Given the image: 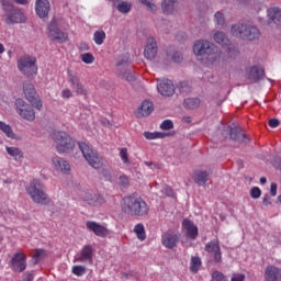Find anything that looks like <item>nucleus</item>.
Listing matches in <instances>:
<instances>
[{"mask_svg": "<svg viewBox=\"0 0 281 281\" xmlns=\"http://www.w3.org/2000/svg\"><path fill=\"white\" fill-rule=\"evenodd\" d=\"M23 90L29 102H31L35 109L41 110L43 103L36 94L34 86L31 82H24Z\"/></svg>", "mask_w": 281, "mask_h": 281, "instance_id": "f8f14e48", "label": "nucleus"}, {"mask_svg": "<svg viewBox=\"0 0 281 281\" xmlns=\"http://www.w3.org/2000/svg\"><path fill=\"white\" fill-rule=\"evenodd\" d=\"M5 13L4 23L7 25L23 24L26 22V15L19 7H15L10 0H0Z\"/></svg>", "mask_w": 281, "mask_h": 281, "instance_id": "f03ea898", "label": "nucleus"}, {"mask_svg": "<svg viewBox=\"0 0 281 281\" xmlns=\"http://www.w3.org/2000/svg\"><path fill=\"white\" fill-rule=\"evenodd\" d=\"M171 59L175 61V63H181L183 60V56L181 53H173V55L171 56Z\"/></svg>", "mask_w": 281, "mask_h": 281, "instance_id": "3c124183", "label": "nucleus"}, {"mask_svg": "<svg viewBox=\"0 0 281 281\" xmlns=\"http://www.w3.org/2000/svg\"><path fill=\"white\" fill-rule=\"evenodd\" d=\"M229 138L238 142V143H248L250 139H247V136L245 133H243L239 128L233 127L229 130Z\"/></svg>", "mask_w": 281, "mask_h": 281, "instance_id": "cd10ccee", "label": "nucleus"}, {"mask_svg": "<svg viewBox=\"0 0 281 281\" xmlns=\"http://www.w3.org/2000/svg\"><path fill=\"white\" fill-rule=\"evenodd\" d=\"M182 227L186 229L187 237L190 239H196L199 236V227L194 224L193 221L184 218L182 221Z\"/></svg>", "mask_w": 281, "mask_h": 281, "instance_id": "4be33fe9", "label": "nucleus"}, {"mask_svg": "<svg viewBox=\"0 0 281 281\" xmlns=\"http://www.w3.org/2000/svg\"><path fill=\"white\" fill-rule=\"evenodd\" d=\"M160 128H161V130H165V131H168V130L173 128V123H172V121H170V120H165V121L160 124Z\"/></svg>", "mask_w": 281, "mask_h": 281, "instance_id": "a18cd8bd", "label": "nucleus"}, {"mask_svg": "<svg viewBox=\"0 0 281 281\" xmlns=\"http://www.w3.org/2000/svg\"><path fill=\"white\" fill-rule=\"evenodd\" d=\"M214 23H215V26L218 27V29H225L226 26V21H225V16L223 13L221 12H216L214 14Z\"/></svg>", "mask_w": 281, "mask_h": 281, "instance_id": "473e14b6", "label": "nucleus"}, {"mask_svg": "<svg viewBox=\"0 0 281 281\" xmlns=\"http://www.w3.org/2000/svg\"><path fill=\"white\" fill-rule=\"evenodd\" d=\"M13 1L19 5H27L29 4V0H13Z\"/></svg>", "mask_w": 281, "mask_h": 281, "instance_id": "052dcab7", "label": "nucleus"}, {"mask_svg": "<svg viewBox=\"0 0 281 281\" xmlns=\"http://www.w3.org/2000/svg\"><path fill=\"white\" fill-rule=\"evenodd\" d=\"M86 228H88V231L94 233V235L101 238H105L110 235V229L106 226L101 225L94 221L86 222Z\"/></svg>", "mask_w": 281, "mask_h": 281, "instance_id": "2eb2a0df", "label": "nucleus"}, {"mask_svg": "<svg viewBox=\"0 0 281 281\" xmlns=\"http://www.w3.org/2000/svg\"><path fill=\"white\" fill-rule=\"evenodd\" d=\"M158 53V48H157V42L155 38L150 37L147 40V44L144 48V57L146 59L153 60Z\"/></svg>", "mask_w": 281, "mask_h": 281, "instance_id": "5701e85b", "label": "nucleus"}, {"mask_svg": "<svg viewBox=\"0 0 281 281\" xmlns=\"http://www.w3.org/2000/svg\"><path fill=\"white\" fill-rule=\"evenodd\" d=\"M79 150L83 154V158L88 161V165L94 169H100L103 166V159L95 153L90 146L83 142H79Z\"/></svg>", "mask_w": 281, "mask_h": 281, "instance_id": "423d86ee", "label": "nucleus"}, {"mask_svg": "<svg viewBox=\"0 0 281 281\" xmlns=\"http://www.w3.org/2000/svg\"><path fill=\"white\" fill-rule=\"evenodd\" d=\"M177 0H164L161 3L162 12L166 14H170L175 11V3Z\"/></svg>", "mask_w": 281, "mask_h": 281, "instance_id": "2f4dec72", "label": "nucleus"}, {"mask_svg": "<svg viewBox=\"0 0 281 281\" xmlns=\"http://www.w3.org/2000/svg\"><path fill=\"white\" fill-rule=\"evenodd\" d=\"M119 183H121V186H123V187H128L130 178L126 175H123V176L119 177Z\"/></svg>", "mask_w": 281, "mask_h": 281, "instance_id": "de8ad7c7", "label": "nucleus"}, {"mask_svg": "<svg viewBox=\"0 0 281 281\" xmlns=\"http://www.w3.org/2000/svg\"><path fill=\"white\" fill-rule=\"evenodd\" d=\"M26 192L37 204L47 205L52 201L49 195L45 192L44 184L40 180L32 181L26 188Z\"/></svg>", "mask_w": 281, "mask_h": 281, "instance_id": "7ed1b4c3", "label": "nucleus"}, {"mask_svg": "<svg viewBox=\"0 0 281 281\" xmlns=\"http://www.w3.org/2000/svg\"><path fill=\"white\" fill-rule=\"evenodd\" d=\"M53 138L57 143V150L59 154L68 153L75 147V142L65 132H55Z\"/></svg>", "mask_w": 281, "mask_h": 281, "instance_id": "6e6552de", "label": "nucleus"}, {"mask_svg": "<svg viewBox=\"0 0 281 281\" xmlns=\"http://www.w3.org/2000/svg\"><path fill=\"white\" fill-rule=\"evenodd\" d=\"M259 181H260L261 184H266L267 183V178L261 177Z\"/></svg>", "mask_w": 281, "mask_h": 281, "instance_id": "338daca9", "label": "nucleus"}, {"mask_svg": "<svg viewBox=\"0 0 281 281\" xmlns=\"http://www.w3.org/2000/svg\"><path fill=\"white\" fill-rule=\"evenodd\" d=\"M33 280H34V274L31 272H26L23 281H33Z\"/></svg>", "mask_w": 281, "mask_h": 281, "instance_id": "13d9d810", "label": "nucleus"}, {"mask_svg": "<svg viewBox=\"0 0 281 281\" xmlns=\"http://www.w3.org/2000/svg\"><path fill=\"white\" fill-rule=\"evenodd\" d=\"M143 136L146 138V139H157V138H164L167 136L166 133H158V132H155V133H150V132H144Z\"/></svg>", "mask_w": 281, "mask_h": 281, "instance_id": "58836bf2", "label": "nucleus"}, {"mask_svg": "<svg viewBox=\"0 0 281 281\" xmlns=\"http://www.w3.org/2000/svg\"><path fill=\"white\" fill-rule=\"evenodd\" d=\"M280 273V268L276 266H267L263 272V278L266 281H279Z\"/></svg>", "mask_w": 281, "mask_h": 281, "instance_id": "393cba45", "label": "nucleus"}, {"mask_svg": "<svg viewBox=\"0 0 281 281\" xmlns=\"http://www.w3.org/2000/svg\"><path fill=\"white\" fill-rule=\"evenodd\" d=\"M83 201L88 202L90 206H101L105 203L104 196L94 192H86Z\"/></svg>", "mask_w": 281, "mask_h": 281, "instance_id": "aec40b11", "label": "nucleus"}, {"mask_svg": "<svg viewBox=\"0 0 281 281\" xmlns=\"http://www.w3.org/2000/svg\"><path fill=\"white\" fill-rule=\"evenodd\" d=\"M201 104V101L199 99H186L183 101V106L190 110L198 109Z\"/></svg>", "mask_w": 281, "mask_h": 281, "instance_id": "f704fd0d", "label": "nucleus"}, {"mask_svg": "<svg viewBox=\"0 0 281 281\" xmlns=\"http://www.w3.org/2000/svg\"><path fill=\"white\" fill-rule=\"evenodd\" d=\"M211 281H228V280L224 273H222L220 271H214L211 274Z\"/></svg>", "mask_w": 281, "mask_h": 281, "instance_id": "ea45409f", "label": "nucleus"}, {"mask_svg": "<svg viewBox=\"0 0 281 281\" xmlns=\"http://www.w3.org/2000/svg\"><path fill=\"white\" fill-rule=\"evenodd\" d=\"M27 257L24 252H16L11 260V269L15 273H23L26 269Z\"/></svg>", "mask_w": 281, "mask_h": 281, "instance_id": "4468645a", "label": "nucleus"}, {"mask_svg": "<svg viewBox=\"0 0 281 281\" xmlns=\"http://www.w3.org/2000/svg\"><path fill=\"white\" fill-rule=\"evenodd\" d=\"M7 151L10 156H12L15 160H20L23 158V153L18 147H7Z\"/></svg>", "mask_w": 281, "mask_h": 281, "instance_id": "c9c22d12", "label": "nucleus"}, {"mask_svg": "<svg viewBox=\"0 0 281 281\" xmlns=\"http://www.w3.org/2000/svg\"><path fill=\"white\" fill-rule=\"evenodd\" d=\"M37 60L35 57L33 56H23L19 59L18 61V67H19V70L27 76V77H31V76H35L37 75V65H36Z\"/></svg>", "mask_w": 281, "mask_h": 281, "instance_id": "0eeeda50", "label": "nucleus"}, {"mask_svg": "<svg viewBox=\"0 0 281 281\" xmlns=\"http://www.w3.org/2000/svg\"><path fill=\"white\" fill-rule=\"evenodd\" d=\"M250 196H251L252 199H258V198H260V196H261V190H260V188H257V187L252 188V189L250 190Z\"/></svg>", "mask_w": 281, "mask_h": 281, "instance_id": "49530a36", "label": "nucleus"}, {"mask_svg": "<svg viewBox=\"0 0 281 281\" xmlns=\"http://www.w3.org/2000/svg\"><path fill=\"white\" fill-rule=\"evenodd\" d=\"M48 37L59 44L65 43L68 40V35L58 29L57 21L55 19L48 25Z\"/></svg>", "mask_w": 281, "mask_h": 281, "instance_id": "9b49d317", "label": "nucleus"}, {"mask_svg": "<svg viewBox=\"0 0 281 281\" xmlns=\"http://www.w3.org/2000/svg\"><path fill=\"white\" fill-rule=\"evenodd\" d=\"M75 262H88V265H93V248L91 245H86L81 248V255L75 257Z\"/></svg>", "mask_w": 281, "mask_h": 281, "instance_id": "6ab92c4d", "label": "nucleus"}, {"mask_svg": "<svg viewBox=\"0 0 281 281\" xmlns=\"http://www.w3.org/2000/svg\"><path fill=\"white\" fill-rule=\"evenodd\" d=\"M68 81L70 82V86L72 87V89H75V93H77V95L87 94V89L81 83L80 78L76 74H74L71 70H68Z\"/></svg>", "mask_w": 281, "mask_h": 281, "instance_id": "dca6fc26", "label": "nucleus"}, {"mask_svg": "<svg viewBox=\"0 0 281 281\" xmlns=\"http://www.w3.org/2000/svg\"><path fill=\"white\" fill-rule=\"evenodd\" d=\"M35 11H36V14L41 19H47L48 14L50 12V3H49V1L48 0H36Z\"/></svg>", "mask_w": 281, "mask_h": 281, "instance_id": "412c9836", "label": "nucleus"}, {"mask_svg": "<svg viewBox=\"0 0 281 281\" xmlns=\"http://www.w3.org/2000/svg\"><path fill=\"white\" fill-rule=\"evenodd\" d=\"M101 123H103V125H105V126H110V121L106 120V119H103V120L101 121Z\"/></svg>", "mask_w": 281, "mask_h": 281, "instance_id": "0e129e2a", "label": "nucleus"}, {"mask_svg": "<svg viewBox=\"0 0 281 281\" xmlns=\"http://www.w3.org/2000/svg\"><path fill=\"white\" fill-rule=\"evenodd\" d=\"M140 3L145 4L147 10L150 12H155L157 10V7L153 3H149L147 0H140Z\"/></svg>", "mask_w": 281, "mask_h": 281, "instance_id": "09e8293b", "label": "nucleus"}, {"mask_svg": "<svg viewBox=\"0 0 281 281\" xmlns=\"http://www.w3.org/2000/svg\"><path fill=\"white\" fill-rule=\"evenodd\" d=\"M123 77H125V79L127 81H133L135 79V77L130 72H125V75H123Z\"/></svg>", "mask_w": 281, "mask_h": 281, "instance_id": "bf43d9fd", "label": "nucleus"}, {"mask_svg": "<svg viewBox=\"0 0 281 281\" xmlns=\"http://www.w3.org/2000/svg\"><path fill=\"white\" fill-rule=\"evenodd\" d=\"M0 131H2L9 138L15 137L11 126L1 121H0Z\"/></svg>", "mask_w": 281, "mask_h": 281, "instance_id": "4c0bfd02", "label": "nucleus"}, {"mask_svg": "<svg viewBox=\"0 0 281 281\" xmlns=\"http://www.w3.org/2000/svg\"><path fill=\"white\" fill-rule=\"evenodd\" d=\"M192 179L194 183L201 187L210 180V173L204 170L194 171Z\"/></svg>", "mask_w": 281, "mask_h": 281, "instance_id": "bb28decb", "label": "nucleus"}, {"mask_svg": "<svg viewBox=\"0 0 281 281\" xmlns=\"http://www.w3.org/2000/svg\"><path fill=\"white\" fill-rule=\"evenodd\" d=\"M145 165H146L147 167H151V166L154 165V162H153V161H149V162H145Z\"/></svg>", "mask_w": 281, "mask_h": 281, "instance_id": "774afa93", "label": "nucleus"}, {"mask_svg": "<svg viewBox=\"0 0 281 281\" xmlns=\"http://www.w3.org/2000/svg\"><path fill=\"white\" fill-rule=\"evenodd\" d=\"M246 276L243 273H235L232 276L231 281H245Z\"/></svg>", "mask_w": 281, "mask_h": 281, "instance_id": "8fccbe9b", "label": "nucleus"}, {"mask_svg": "<svg viewBox=\"0 0 281 281\" xmlns=\"http://www.w3.org/2000/svg\"><path fill=\"white\" fill-rule=\"evenodd\" d=\"M233 36L243 38L245 41H256L260 38V31L257 26L236 24L231 27Z\"/></svg>", "mask_w": 281, "mask_h": 281, "instance_id": "20e7f679", "label": "nucleus"}, {"mask_svg": "<svg viewBox=\"0 0 281 281\" xmlns=\"http://www.w3.org/2000/svg\"><path fill=\"white\" fill-rule=\"evenodd\" d=\"M201 265H202L201 258L198 256H192L190 259V268H189L190 272L198 273Z\"/></svg>", "mask_w": 281, "mask_h": 281, "instance_id": "7c9ffc66", "label": "nucleus"}, {"mask_svg": "<svg viewBox=\"0 0 281 281\" xmlns=\"http://www.w3.org/2000/svg\"><path fill=\"white\" fill-rule=\"evenodd\" d=\"M157 91L164 97H170L175 94V86L171 80L162 79L157 83Z\"/></svg>", "mask_w": 281, "mask_h": 281, "instance_id": "a211bd4d", "label": "nucleus"}, {"mask_svg": "<svg viewBox=\"0 0 281 281\" xmlns=\"http://www.w3.org/2000/svg\"><path fill=\"white\" fill-rule=\"evenodd\" d=\"M262 203H263L266 206H268L269 204H271V203L269 202V195H265V196H263Z\"/></svg>", "mask_w": 281, "mask_h": 281, "instance_id": "680f3d73", "label": "nucleus"}, {"mask_svg": "<svg viewBox=\"0 0 281 281\" xmlns=\"http://www.w3.org/2000/svg\"><path fill=\"white\" fill-rule=\"evenodd\" d=\"M213 40L216 44H220L223 48H226V53L229 57H234L238 54L237 48L231 44V41L223 32H217L213 35Z\"/></svg>", "mask_w": 281, "mask_h": 281, "instance_id": "1a4fd4ad", "label": "nucleus"}, {"mask_svg": "<svg viewBox=\"0 0 281 281\" xmlns=\"http://www.w3.org/2000/svg\"><path fill=\"white\" fill-rule=\"evenodd\" d=\"M44 252L43 249H37L36 252L34 254L33 258L34 260H36V262H38L40 257L42 256V254Z\"/></svg>", "mask_w": 281, "mask_h": 281, "instance_id": "4d7b16f0", "label": "nucleus"}, {"mask_svg": "<svg viewBox=\"0 0 281 281\" xmlns=\"http://www.w3.org/2000/svg\"><path fill=\"white\" fill-rule=\"evenodd\" d=\"M121 207L123 212L132 216H145L149 213V205L140 196L134 194L123 198Z\"/></svg>", "mask_w": 281, "mask_h": 281, "instance_id": "f257e3e1", "label": "nucleus"}, {"mask_svg": "<svg viewBox=\"0 0 281 281\" xmlns=\"http://www.w3.org/2000/svg\"><path fill=\"white\" fill-rule=\"evenodd\" d=\"M267 16H268V24H271V23L280 24L281 23V9L280 8L268 9Z\"/></svg>", "mask_w": 281, "mask_h": 281, "instance_id": "a878e982", "label": "nucleus"}, {"mask_svg": "<svg viewBox=\"0 0 281 281\" xmlns=\"http://www.w3.org/2000/svg\"><path fill=\"white\" fill-rule=\"evenodd\" d=\"M154 111V104L149 100H144L143 104H140V108H138V116L145 117L153 113Z\"/></svg>", "mask_w": 281, "mask_h": 281, "instance_id": "c756f323", "label": "nucleus"}, {"mask_svg": "<svg viewBox=\"0 0 281 281\" xmlns=\"http://www.w3.org/2000/svg\"><path fill=\"white\" fill-rule=\"evenodd\" d=\"M268 125L272 128H276L280 125V121L277 119H271L269 120Z\"/></svg>", "mask_w": 281, "mask_h": 281, "instance_id": "5fc2aeb1", "label": "nucleus"}, {"mask_svg": "<svg viewBox=\"0 0 281 281\" xmlns=\"http://www.w3.org/2000/svg\"><path fill=\"white\" fill-rule=\"evenodd\" d=\"M53 164H54V167L57 171H61L64 173H69L70 165L66 160H64L59 157H54L53 158Z\"/></svg>", "mask_w": 281, "mask_h": 281, "instance_id": "c85d7f7f", "label": "nucleus"}, {"mask_svg": "<svg viewBox=\"0 0 281 281\" xmlns=\"http://www.w3.org/2000/svg\"><path fill=\"white\" fill-rule=\"evenodd\" d=\"M94 41V44L97 45H102L104 43V41L106 40V34L104 31L99 30L97 32H94V36L92 38Z\"/></svg>", "mask_w": 281, "mask_h": 281, "instance_id": "72a5a7b5", "label": "nucleus"}, {"mask_svg": "<svg viewBox=\"0 0 281 281\" xmlns=\"http://www.w3.org/2000/svg\"><path fill=\"white\" fill-rule=\"evenodd\" d=\"M5 52V48L3 44H0V55H2Z\"/></svg>", "mask_w": 281, "mask_h": 281, "instance_id": "69168bd1", "label": "nucleus"}, {"mask_svg": "<svg viewBox=\"0 0 281 281\" xmlns=\"http://www.w3.org/2000/svg\"><path fill=\"white\" fill-rule=\"evenodd\" d=\"M184 86H187V82H180V83H179V89H180L181 92L184 91V90H183V87H184Z\"/></svg>", "mask_w": 281, "mask_h": 281, "instance_id": "e2e57ef3", "label": "nucleus"}, {"mask_svg": "<svg viewBox=\"0 0 281 281\" xmlns=\"http://www.w3.org/2000/svg\"><path fill=\"white\" fill-rule=\"evenodd\" d=\"M162 193L166 194L167 196H173L175 195L173 189L170 188V187L164 188Z\"/></svg>", "mask_w": 281, "mask_h": 281, "instance_id": "603ef678", "label": "nucleus"}, {"mask_svg": "<svg viewBox=\"0 0 281 281\" xmlns=\"http://www.w3.org/2000/svg\"><path fill=\"white\" fill-rule=\"evenodd\" d=\"M179 241V235L176 232L168 231L161 234V244L168 249H172Z\"/></svg>", "mask_w": 281, "mask_h": 281, "instance_id": "f3484780", "label": "nucleus"}, {"mask_svg": "<svg viewBox=\"0 0 281 281\" xmlns=\"http://www.w3.org/2000/svg\"><path fill=\"white\" fill-rule=\"evenodd\" d=\"M278 191V184L277 183H271L270 186V195L276 196Z\"/></svg>", "mask_w": 281, "mask_h": 281, "instance_id": "6e6d98bb", "label": "nucleus"}, {"mask_svg": "<svg viewBox=\"0 0 281 281\" xmlns=\"http://www.w3.org/2000/svg\"><path fill=\"white\" fill-rule=\"evenodd\" d=\"M134 233H136V237H138V239H140V240L146 239V232H145V227L143 224H137L134 227Z\"/></svg>", "mask_w": 281, "mask_h": 281, "instance_id": "e433bc0d", "label": "nucleus"}, {"mask_svg": "<svg viewBox=\"0 0 281 281\" xmlns=\"http://www.w3.org/2000/svg\"><path fill=\"white\" fill-rule=\"evenodd\" d=\"M95 60L94 56L90 53H86L81 55V61H83V64L86 65H91L93 64Z\"/></svg>", "mask_w": 281, "mask_h": 281, "instance_id": "a19ab883", "label": "nucleus"}, {"mask_svg": "<svg viewBox=\"0 0 281 281\" xmlns=\"http://www.w3.org/2000/svg\"><path fill=\"white\" fill-rule=\"evenodd\" d=\"M204 250L207 254H211L213 262H215V265H221V262H223L222 249L218 239L206 243L204 246Z\"/></svg>", "mask_w": 281, "mask_h": 281, "instance_id": "9d476101", "label": "nucleus"}, {"mask_svg": "<svg viewBox=\"0 0 281 281\" xmlns=\"http://www.w3.org/2000/svg\"><path fill=\"white\" fill-rule=\"evenodd\" d=\"M85 273H86L85 266H72V274L77 276V278L85 276Z\"/></svg>", "mask_w": 281, "mask_h": 281, "instance_id": "79ce46f5", "label": "nucleus"}, {"mask_svg": "<svg viewBox=\"0 0 281 281\" xmlns=\"http://www.w3.org/2000/svg\"><path fill=\"white\" fill-rule=\"evenodd\" d=\"M265 77V69L258 66H254L247 70L246 78L254 82H259Z\"/></svg>", "mask_w": 281, "mask_h": 281, "instance_id": "b1692460", "label": "nucleus"}, {"mask_svg": "<svg viewBox=\"0 0 281 281\" xmlns=\"http://www.w3.org/2000/svg\"><path fill=\"white\" fill-rule=\"evenodd\" d=\"M119 9V12L121 13H128L131 11V4L123 2L116 7Z\"/></svg>", "mask_w": 281, "mask_h": 281, "instance_id": "37998d69", "label": "nucleus"}, {"mask_svg": "<svg viewBox=\"0 0 281 281\" xmlns=\"http://www.w3.org/2000/svg\"><path fill=\"white\" fill-rule=\"evenodd\" d=\"M120 156H121V160H123V164H130L127 148H121Z\"/></svg>", "mask_w": 281, "mask_h": 281, "instance_id": "c03bdc74", "label": "nucleus"}, {"mask_svg": "<svg viewBox=\"0 0 281 281\" xmlns=\"http://www.w3.org/2000/svg\"><path fill=\"white\" fill-rule=\"evenodd\" d=\"M192 50L196 56L206 55L211 57L212 61H216L221 58V53H218L217 46L207 41H196Z\"/></svg>", "mask_w": 281, "mask_h": 281, "instance_id": "39448f33", "label": "nucleus"}, {"mask_svg": "<svg viewBox=\"0 0 281 281\" xmlns=\"http://www.w3.org/2000/svg\"><path fill=\"white\" fill-rule=\"evenodd\" d=\"M18 113L27 121L35 120V112L31 105L26 104L22 99L15 101Z\"/></svg>", "mask_w": 281, "mask_h": 281, "instance_id": "ddd939ff", "label": "nucleus"}, {"mask_svg": "<svg viewBox=\"0 0 281 281\" xmlns=\"http://www.w3.org/2000/svg\"><path fill=\"white\" fill-rule=\"evenodd\" d=\"M72 95H74V94H72V92H71L70 89H64L63 92H61V97H63L64 99H69V98H71Z\"/></svg>", "mask_w": 281, "mask_h": 281, "instance_id": "864d4df0", "label": "nucleus"}]
</instances>
